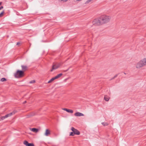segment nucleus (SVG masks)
Listing matches in <instances>:
<instances>
[{
  "label": "nucleus",
  "mask_w": 146,
  "mask_h": 146,
  "mask_svg": "<svg viewBox=\"0 0 146 146\" xmlns=\"http://www.w3.org/2000/svg\"><path fill=\"white\" fill-rule=\"evenodd\" d=\"M111 19L110 16L106 15H102L100 17L102 25L106 23L109 22Z\"/></svg>",
  "instance_id": "obj_1"
},
{
  "label": "nucleus",
  "mask_w": 146,
  "mask_h": 146,
  "mask_svg": "<svg viewBox=\"0 0 146 146\" xmlns=\"http://www.w3.org/2000/svg\"><path fill=\"white\" fill-rule=\"evenodd\" d=\"M146 65V58H144L140 61L136 65L137 68H139Z\"/></svg>",
  "instance_id": "obj_2"
},
{
  "label": "nucleus",
  "mask_w": 146,
  "mask_h": 146,
  "mask_svg": "<svg viewBox=\"0 0 146 146\" xmlns=\"http://www.w3.org/2000/svg\"><path fill=\"white\" fill-rule=\"evenodd\" d=\"M24 75L23 71L17 70L16 72L14 74V76L17 78H20L23 77Z\"/></svg>",
  "instance_id": "obj_3"
},
{
  "label": "nucleus",
  "mask_w": 146,
  "mask_h": 146,
  "mask_svg": "<svg viewBox=\"0 0 146 146\" xmlns=\"http://www.w3.org/2000/svg\"><path fill=\"white\" fill-rule=\"evenodd\" d=\"M93 24L95 26H99L102 25V23L100 17L98 19H96L94 20L92 22Z\"/></svg>",
  "instance_id": "obj_4"
},
{
  "label": "nucleus",
  "mask_w": 146,
  "mask_h": 146,
  "mask_svg": "<svg viewBox=\"0 0 146 146\" xmlns=\"http://www.w3.org/2000/svg\"><path fill=\"white\" fill-rule=\"evenodd\" d=\"M61 63H54L53 64L52 68L50 70L51 72H52L53 70H55L58 68L62 64Z\"/></svg>",
  "instance_id": "obj_5"
},
{
  "label": "nucleus",
  "mask_w": 146,
  "mask_h": 146,
  "mask_svg": "<svg viewBox=\"0 0 146 146\" xmlns=\"http://www.w3.org/2000/svg\"><path fill=\"white\" fill-rule=\"evenodd\" d=\"M71 129L73 132H74V134H75V135H79L80 134V132L74 127H72Z\"/></svg>",
  "instance_id": "obj_6"
},
{
  "label": "nucleus",
  "mask_w": 146,
  "mask_h": 146,
  "mask_svg": "<svg viewBox=\"0 0 146 146\" xmlns=\"http://www.w3.org/2000/svg\"><path fill=\"white\" fill-rule=\"evenodd\" d=\"M23 143L26 146H34V145L33 143H29L26 140L24 141Z\"/></svg>",
  "instance_id": "obj_7"
},
{
  "label": "nucleus",
  "mask_w": 146,
  "mask_h": 146,
  "mask_svg": "<svg viewBox=\"0 0 146 146\" xmlns=\"http://www.w3.org/2000/svg\"><path fill=\"white\" fill-rule=\"evenodd\" d=\"M16 111H13L12 112L10 113H9V114H7L5 116H3V117H4L3 118H4L5 119L9 117L10 116H11L12 115L15 114V113H16Z\"/></svg>",
  "instance_id": "obj_8"
},
{
  "label": "nucleus",
  "mask_w": 146,
  "mask_h": 146,
  "mask_svg": "<svg viewBox=\"0 0 146 146\" xmlns=\"http://www.w3.org/2000/svg\"><path fill=\"white\" fill-rule=\"evenodd\" d=\"M21 67L22 68L21 70L23 71L24 73V72L27 70L28 69V67L26 66L22 65L21 66Z\"/></svg>",
  "instance_id": "obj_9"
},
{
  "label": "nucleus",
  "mask_w": 146,
  "mask_h": 146,
  "mask_svg": "<svg viewBox=\"0 0 146 146\" xmlns=\"http://www.w3.org/2000/svg\"><path fill=\"white\" fill-rule=\"evenodd\" d=\"M74 115L75 116H83L84 115V114L83 113L79 112H77Z\"/></svg>",
  "instance_id": "obj_10"
},
{
  "label": "nucleus",
  "mask_w": 146,
  "mask_h": 146,
  "mask_svg": "<svg viewBox=\"0 0 146 146\" xmlns=\"http://www.w3.org/2000/svg\"><path fill=\"white\" fill-rule=\"evenodd\" d=\"M50 134V131L48 129H46L44 135L46 136H48Z\"/></svg>",
  "instance_id": "obj_11"
},
{
  "label": "nucleus",
  "mask_w": 146,
  "mask_h": 146,
  "mask_svg": "<svg viewBox=\"0 0 146 146\" xmlns=\"http://www.w3.org/2000/svg\"><path fill=\"white\" fill-rule=\"evenodd\" d=\"M62 110H64L65 111L68 113H72L73 112V110H71L67 109V108H62Z\"/></svg>",
  "instance_id": "obj_12"
},
{
  "label": "nucleus",
  "mask_w": 146,
  "mask_h": 146,
  "mask_svg": "<svg viewBox=\"0 0 146 146\" xmlns=\"http://www.w3.org/2000/svg\"><path fill=\"white\" fill-rule=\"evenodd\" d=\"M31 129L32 131L35 133H37L38 131V129L36 128H33Z\"/></svg>",
  "instance_id": "obj_13"
},
{
  "label": "nucleus",
  "mask_w": 146,
  "mask_h": 146,
  "mask_svg": "<svg viewBox=\"0 0 146 146\" xmlns=\"http://www.w3.org/2000/svg\"><path fill=\"white\" fill-rule=\"evenodd\" d=\"M104 99L106 101H108L109 100V98L107 95H105L104 96Z\"/></svg>",
  "instance_id": "obj_14"
},
{
  "label": "nucleus",
  "mask_w": 146,
  "mask_h": 146,
  "mask_svg": "<svg viewBox=\"0 0 146 146\" xmlns=\"http://www.w3.org/2000/svg\"><path fill=\"white\" fill-rule=\"evenodd\" d=\"M7 81V79L4 78H2L1 79V81L2 82H6Z\"/></svg>",
  "instance_id": "obj_15"
},
{
  "label": "nucleus",
  "mask_w": 146,
  "mask_h": 146,
  "mask_svg": "<svg viewBox=\"0 0 146 146\" xmlns=\"http://www.w3.org/2000/svg\"><path fill=\"white\" fill-rule=\"evenodd\" d=\"M102 124L104 126H107L108 125V124L106 122H102Z\"/></svg>",
  "instance_id": "obj_16"
},
{
  "label": "nucleus",
  "mask_w": 146,
  "mask_h": 146,
  "mask_svg": "<svg viewBox=\"0 0 146 146\" xmlns=\"http://www.w3.org/2000/svg\"><path fill=\"white\" fill-rule=\"evenodd\" d=\"M54 77L52 78L50 80H49L48 82V83H50L52 81H54Z\"/></svg>",
  "instance_id": "obj_17"
},
{
  "label": "nucleus",
  "mask_w": 146,
  "mask_h": 146,
  "mask_svg": "<svg viewBox=\"0 0 146 146\" xmlns=\"http://www.w3.org/2000/svg\"><path fill=\"white\" fill-rule=\"evenodd\" d=\"M4 13V11H3L1 13H0V17H2Z\"/></svg>",
  "instance_id": "obj_18"
},
{
  "label": "nucleus",
  "mask_w": 146,
  "mask_h": 146,
  "mask_svg": "<svg viewBox=\"0 0 146 146\" xmlns=\"http://www.w3.org/2000/svg\"><path fill=\"white\" fill-rule=\"evenodd\" d=\"M118 75V74L115 75L113 78H112L110 80H112L114 79V78H116L117 76Z\"/></svg>",
  "instance_id": "obj_19"
},
{
  "label": "nucleus",
  "mask_w": 146,
  "mask_h": 146,
  "mask_svg": "<svg viewBox=\"0 0 146 146\" xmlns=\"http://www.w3.org/2000/svg\"><path fill=\"white\" fill-rule=\"evenodd\" d=\"M75 135V134H74V132H71L70 133V134L69 135L70 136H74Z\"/></svg>",
  "instance_id": "obj_20"
},
{
  "label": "nucleus",
  "mask_w": 146,
  "mask_h": 146,
  "mask_svg": "<svg viewBox=\"0 0 146 146\" xmlns=\"http://www.w3.org/2000/svg\"><path fill=\"white\" fill-rule=\"evenodd\" d=\"M35 80H33L31 81H30L29 82L30 84H33L35 83Z\"/></svg>",
  "instance_id": "obj_21"
},
{
  "label": "nucleus",
  "mask_w": 146,
  "mask_h": 146,
  "mask_svg": "<svg viewBox=\"0 0 146 146\" xmlns=\"http://www.w3.org/2000/svg\"><path fill=\"white\" fill-rule=\"evenodd\" d=\"M62 75V73H60L59 74H58L57 76L59 78Z\"/></svg>",
  "instance_id": "obj_22"
},
{
  "label": "nucleus",
  "mask_w": 146,
  "mask_h": 146,
  "mask_svg": "<svg viewBox=\"0 0 146 146\" xmlns=\"http://www.w3.org/2000/svg\"><path fill=\"white\" fill-rule=\"evenodd\" d=\"M60 1H63L64 2L67 1L68 0H58Z\"/></svg>",
  "instance_id": "obj_23"
},
{
  "label": "nucleus",
  "mask_w": 146,
  "mask_h": 146,
  "mask_svg": "<svg viewBox=\"0 0 146 146\" xmlns=\"http://www.w3.org/2000/svg\"><path fill=\"white\" fill-rule=\"evenodd\" d=\"M3 117H4L3 116L1 117H0V121L1 120H3L4 119V118H4Z\"/></svg>",
  "instance_id": "obj_24"
},
{
  "label": "nucleus",
  "mask_w": 146,
  "mask_h": 146,
  "mask_svg": "<svg viewBox=\"0 0 146 146\" xmlns=\"http://www.w3.org/2000/svg\"><path fill=\"white\" fill-rule=\"evenodd\" d=\"M54 80H55L56 79L58 78V77L57 76H55V77H54Z\"/></svg>",
  "instance_id": "obj_25"
},
{
  "label": "nucleus",
  "mask_w": 146,
  "mask_h": 146,
  "mask_svg": "<svg viewBox=\"0 0 146 146\" xmlns=\"http://www.w3.org/2000/svg\"><path fill=\"white\" fill-rule=\"evenodd\" d=\"M3 8V7L2 6H1L0 7V10Z\"/></svg>",
  "instance_id": "obj_26"
},
{
  "label": "nucleus",
  "mask_w": 146,
  "mask_h": 146,
  "mask_svg": "<svg viewBox=\"0 0 146 146\" xmlns=\"http://www.w3.org/2000/svg\"><path fill=\"white\" fill-rule=\"evenodd\" d=\"M20 44V42H17V45H18L19 44Z\"/></svg>",
  "instance_id": "obj_27"
},
{
  "label": "nucleus",
  "mask_w": 146,
  "mask_h": 146,
  "mask_svg": "<svg viewBox=\"0 0 146 146\" xmlns=\"http://www.w3.org/2000/svg\"><path fill=\"white\" fill-rule=\"evenodd\" d=\"M27 102V101H24L23 102V104H25Z\"/></svg>",
  "instance_id": "obj_28"
},
{
  "label": "nucleus",
  "mask_w": 146,
  "mask_h": 146,
  "mask_svg": "<svg viewBox=\"0 0 146 146\" xmlns=\"http://www.w3.org/2000/svg\"><path fill=\"white\" fill-rule=\"evenodd\" d=\"M2 3V2H0V6L1 5Z\"/></svg>",
  "instance_id": "obj_29"
},
{
  "label": "nucleus",
  "mask_w": 146,
  "mask_h": 146,
  "mask_svg": "<svg viewBox=\"0 0 146 146\" xmlns=\"http://www.w3.org/2000/svg\"><path fill=\"white\" fill-rule=\"evenodd\" d=\"M68 70V69H67V70L65 71L66 72V71H67Z\"/></svg>",
  "instance_id": "obj_30"
},
{
  "label": "nucleus",
  "mask_w": 146,
  "mask_h": 146,
  "mask_svg": "<svg viewBox=\"0 0 146 146\" xmlns=\"http://www.w3.org/2000/svg\"><path fill=\"white\" fill-rule=\"evenodd\" d=\"M124 74H126L125 72H124Z\"/></svg>",
  "instance_id": "obj_31"
}]
</instances>
